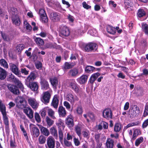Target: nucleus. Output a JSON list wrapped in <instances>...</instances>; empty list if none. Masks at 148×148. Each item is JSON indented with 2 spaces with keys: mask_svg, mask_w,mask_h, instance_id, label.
<instances>
[{
  "mask_svg": "<svg viewBox=\"0 0 148 148\" xmlns=\"http://www.w3.org/2000/svg\"><path fill=\"white\" fill-rule=\"evenodd\" d=\"M140 113L139 108L136 105H134L129 110V115L130 118L138 116Z\"/></svg>",
  "mask_w": 148,
  "mask_h": 148,
  "instance_id": "f257e3e1",
  "label": "nucleus"
},
{
  "mask_svg": "<svg viewBox=\"0 0 148 148\" xmlns=\"http://www.w3.org/2000/svg\"><path fill=\"white\" fill-rule=\"evenodd\" d=\"M0 110L3 117V121L5 125L7 127L9 125L8 119L6 116L5 111V107L2 103V101L0 99Z\"/></svg>",
  "mask_w": 148,
  "mask_h": 148,
  "instance_id": "f03ea898",
  "label": "nucleus"
},
{
  "mask_svg": "<svg viewBox=\"0 0 148 148\" xmlns=\"http://www.w3.org/2000/svg\"><path fill=\"white\" fill-rule=\"evenodd\" d=\"M15 100L17 105L19 106V108H23L26 106L27 102L24 97L21 96L18 97Z\"/></svg>",
  "mask_w": 148,
  "mask_h": 148,
  "instance_id": "7ed1b4c3",
  "label": "nucleus"
},
{
  "mask_svg": "<svg viewBox=\"0 0 148 148\" xmlns=\"http://www.w3.org/2000/svg\"><path fill=\"white\" fill-rule=\"evenodd\" d=\"M51 95L49 91L44 92L41 97V100L44 104H47L49 103Z\"/></svg>",
  "mask_w": 148,
  "mask_h": 148,
  "instance_id": "20e7f679",
  "label": "nucleus"
},
{
  "mask_svg": "<svg viewBox=\"0 0 148 148\" xmlns=\"http://www.w3.org/2000/svg\"><path fill=\"white\" fill-rule=\"evenodd\" d=\"M66 99L71 104L73 105L75 102L79 100V98L76 95H73L71 93H68L66 97Z\"/></svg>",
  "mask_w": 148,
  "mask_h": 148,
  "instance_id": "39448f33",
  "label": "nucleus"
},
{
  "mask_svg": "<svg viewBox=\"0 0 148 148\" xmlns=\"http://www.w3.org/2000/svg\"><path fill=\"white\" fill-rule=\"evenodd\" d=\"M69 86L70 88L75 93H77L79 92V88L75 79H72L70 80L69 82Z\"/></svg>",
  "mask_w": 148,
  "mask_h": 148,
  "instance_id": "423d86ee",
  "label": "nucleus"
},
{
  "mask_svg": "<svg viewBox=\"0 0 148 148\" xmlns=\"http://www.w3.org/2000/svg\"><path fill=\"white\" fill-rule=\"evenodd\" d=\"M70 34L69 28L66 26L62 27L60 31V35L63 38L68 36Z\"/></svg>",
  "mask_w": 148,
  "mask_h": 148,
  "instance_id": "0eeeda50",
  "label": "nucleus"
},
{
  "mask_svg": "<svg viewBox=\"0 0 148 148\" xmlns=\"http://www.w3.org/2000/svg\"><path fill=\"white\" fill-rule=\"evenodd\" d=\"M30 128L31 134L34 137H37L40 134L38 129L32 124L30 125Z\"/></svg>",
  "mask_w": 148,
  "mask_h": 148,
  "instance_id": "6e6552de",
  "label": "nucleus"
},
{
  "mask_svg": "<svg viewBox=\"0 0 148 148\" xmlns=\"http://www.w3.org/2000/svg\"><path fill=\"white\" fill-rule=\"evenodd\" d=\"M102 114L103 117L106 119L109 120L112 118V112L109 108L104 109L102 112Z\"/></svg>",
  "mask_w": 148,
  "mask_h": 148,
  "instance_id": "1a4fd4ad",
  "label": "nucleus"
},
{
  "mask_svg": "<svg viewBox=\"0 0 148 148\" xmlns=\"http://www.w3.org/2000/svg\"><path fill=\"white\" fill-rule=\"evenodd\" d=\"M28 102L29 104L33 109H37L39 106V103L34 98L32 97L29 98L28 99Z\"/></svg>",
  "mask_w": 148,
  "mask_h": 148,
  "instance_id": "9d476101",
  "label": "nucleus"
},
{
  "mask_svg": "<svg viewBox=\"0 0 148 148\" xmlns=\"http://www.w3.org/2000/svg\"><path fill=\"white\" fill-rule=\"evenodd\" d=\"M55 141L52 136H49L47 139V144L49 148H54Z\"/></svg>",
  "mask_w": 148,
  "mask_h": 148,
  "instance_id": "9b49d317",
  "label": "nucleus"
},
{
  "mask_svg": "<svg viewBox=\"0 0 148 148\" xmlns=\"http://www.w3.org/2000/svg\"><path fill=\"white\" fill-rule=\"evenodd\" d=\"M97 48V45L95 43H90L86 45L84 49L87 52H89Z\"/></svg>",
  "mask_w": 148,
  "mask_h": 148,
  "instance_id": "f8f14e48",
  "label": "nucleus"
},
{
  "mask_svg": "<svg viewBox=\"0 0 148 148\" xmlns=\"http://www.w3.org/2000/svg\"><path fill=\"white\" fill-rule=\"evenodd\" d=\"M40 84L41 88L42 90H45L49 88V83L45 79L43 78H41Z\"/></svg>",
  "mask_w": 148,
  "mask_h": 148,
  "instance_id": "ddd939ff",
  "label": "nucleus"
},
{
  "mask_svg": "<svg viewBox=\"0 0 148 148\" xmlns=\"http://www.w3.org/2000/svg\"><path fill=\"white\" fill-rule=\"evenodd\" d=\"M10 69L15 74L18 76L20 75V71L19 70L18 67L15 64H10Z\"/></svg>",
  "mask_w": 148,
  "mask_h": 148,
  "instance_id": "4468645a",
  "label": "nucleus"
},
{
  "mask_svg": "<svg viewBox=\"0 0 148 148\" xmlns=\"http://www.w3.org/2000/svg\"><path fill=\"white\" fill-rule=\"evenodd\" d=\"M50 17L53 21H59L60 18V14L56 12H52L50 13Z\"/></svg>",
  "mask_w": 148,
  "mask_h": 148,
  "instance_id": "2eb2a0df",
  "label": "nucleus"
},
{
  "mask_svg": "<svg viewBox=\"0 0 148 148\" xmlns=\"http://www.w3.org/2000/svg\"><path fill=\"white\" fill-rule=\"evenodd\" d=\"M11 77L13 79V81L17 85L19 88L21 90H23L24 89L23 86L21 82L16 78L14 76H12Z\"/></svg>",
  "mask_w": 148,
  "mask_h": 148,
  "instance_id": "dca6fc26",
  "label": "nucleus"
},
{
  "mask_svg": "<svg viewBox=\"0 0 148 148\" xmlns=\"http://www.w3.org/2000/svg\"><path fill=\"white\" fill-rule=\"evenodd\" d=\"M24 112L30 119H32L33 117L34 112L30 108H27L24 110Z\"/></svg>",
  "mask_w": 148,
  "mask_h": 148,
  "instance_id": "f3484780",
  "label": "nucleus"
},
{
  "mask_svg": "<svg viewBox=\"0 0 148 148\" xmlns=\"http://www.w3.org/2000/svg\"><path fill=\"white\" fill-rule=\"evenodd\" d=\"M27 86L34 91H37L38 88L37 83L36 82H30Z\"/></svg>",
  "mask_w": 148,
  "mask_h": 148,
  "instance_id": "a211bd4d",
  "label": "nucleus"
},
{
  "mask_svg": "<svg viewBox=\"0 0 148 148\" xmlns=\"http://www.w3.org/2000/svg\"><path fill=\"white\" fill-rule=\"evenodd\" d=\"M58 112L59 116L60 117H65L66 114V111L65 108L62 106L59 107Z\"/></svg>",
  "mask_w": 148,
  "mask_h": 148,
  "instance_id": "6ab92c4d",
  "label": "nucleus"
},
{
  "mask_svg": "<svg viewBox=\"0 0 148 148\" xmlns=\"http://www.w3.org/2000/svg\"><path fill=\"white\" fill-rule=\"evenodd\" d=\"M59 102V100L58 99L57 96L56 95H55L51 103V105L54 108L57 109L58 107Z\"/></svg>",
  "mask_w": 148,
  "mask_h": 148,
  "instance_id": "aec40b11",
  "label": "nucleus"
},
{
  "mask_svg": "<svg viewBox=\"0 0 148 148\" xmlns=\"http://www.w3.org/2000/svg\"><path fill=\"white\" fill-rule=\"evenodd\" d=\"M88 77L87 75H83L80 77L78 78L77 81L80 84H84L86 82Z\"/></svg>",
  "mask_w": 148,
  "mask_h": 148,
  "instance_id": "412c9836",
  "label": "nucleus"
},
{
  "mask_svg": "<svg viewBox=\"0 0 148 148\" xmlns=\"http://www.w3.org/2000/svg\"><path fill=\"white\" fill-rule=\"evenodd\" d=\"M9 90L13 94L18 95L19 93V90L18 88L14 85H10L8 86Z\"/></svg>",
  "mask_w": 148,
  "mask_h": 148,
  "instance_id": "4be33fe9",
  "label": "nucleus"
},
{
  "mask_svg": "<svg viewBox=\"0 0 148 148\" xmlns=\"http://www.w3.org/2000/svg\"><path fill=\"white\" fill-rule=\"evenodd\" d=\"M41 132L46 136H48L50 134L48 130L41 125H38Z\"/></svg>",
  "mask_w": 148,
  "mask_h": 148,
  "instance_id": "5701e85b",
  "label": "nucleus"
},
{
  "mask_svg": "<svg viewBox=\"0 0 148 148\" xmlns=\"http://www.w3.org/2000/svg\"><path fill=\"white\" fill-rule=\"evenodd\" d=\"M12 21L13 23L16 25L19 26L21 24V21L18 16L15 15H13L12 18Z\"/></svg>",
  "mask_w": 148,
  "mask_h": 148,
  "instance_id": "b1692460",
  "label": "nucleus"
},
{
  "mask_svg": "<svg viewBox=\"0 0 148 148\" xmlns=\"http://www.w3.org/2000/svg\"><path fill=\"white\" fill-rule=\"evenodd\" d=\"M78 71L77 69L74 68L70 70L69 72V75L72 77H75L78 74Z\"/></svg>",
  "mask_w": 148,
  "mask_h": 148,
  "instance_id": "393cba45",
  "label": "nucleus"
},
{
  "mask_svg": "<svg viewBox=\"0 0 148 148\" xmlns=\"http://www.w3.org/2000/svg\"><path fill=\"white\" fill-rule=\"evenodd\" d=\"M66 123L69 128L72 127L74 125L73 119L69 117L66 119Z\"/></svg>",
  "mask_w": 148,
  "mask_h": 148,
  "instance_id": "a878e982",
  "label": "nucleus"
},
{
  "mask_svg": "<svg viewBox=\"0 0 148 148\" xmlns=\"http://www.w3.org/2000/svg\"><path fill=\"white\" fill-rule=\"evenodd\" d=\"M114 141L113 140L108 138L106 143V146L107 148H112L114 146Z\"/></svg>",
  "mask_w": 148,
  "mask_h": 148,
  "instance_id": "bb28decb",
  "label": "nucleus"
},
{
  "mask_svg": "<svg viewBox=\"0 0 148 148\" xmlns=\"http://www.w3.org/2000/svg\"><path fill=\"white\" fill-rule=\"evenodd\" d=\"M142 30L148 36V24L143 23L141 24Z\"/></svg>",
  "mask_w": 148,
  "mask_h": 148,
  "instance_id": "cd10ccee",
  "label": "nucleus"
},
{
  "mask_svg": "<svg viewBox=\"0 0 148 148\" xmlns=\"http://www.w3.org/2000/svg\"><path fill=\"white\" fill-rule=\"evenodd\" d=\"M7 72L4 69L0 67V79H4L6 77Z\"/></svg>",
  "mask_w": 148,
  "mask_h": 148,
  "instance_id": "c85d7f7f",
  "label": "nucleus"
},
{
  "mask_svg": "<svg viewBox=\"0 0 148 148\" xmlns=\"http://www.w3.org/2000/svg\"><path fill=\"white\" fill-rule=\"evenodd\" d=\"M34 41L38 46H41L43 45L44 44V42L43 40L40 37H36L34 39Z\"/></svg>",
  "mask_w": 148,
  "mask_h": 148,
  "instance_id": "c756f323",
  "label": "nucleus"
},
{
  "mask_svg": "<svg viewBox=\"0 0 148 148\" xmlns=\"http://www.w3.org/2000/svg\"><path fill=\"white\" fill-rule=\"evenodd\" d=\"M134 132L131 139L132 140H134L140 134V131L138 129H133Z\"/></svg>",
  "mask_w": 148,
  "mask_h": 148,
  "instance_id": "7c9ffc66",
  "label": "nucleus"
},
{
  "mask_svg": "<svg viewBox=\"0 0 148 148\" xmlns=\"http://www.w3.org/2000/svg\"><path fill=\"white\" fill-rule=\"evenodd\" d=\"M99 75L100 74L98 73H96L92 74L90 79V82L92 84H93L96 79Z\"/></svg>",
  "mask_w": 148,
  "mask_h": 148,
  "instance_id": "2f4dec72",
  "label": "nucleus"
},
{
  "mask_svg": "<svg viewBox=\"0 0 148 148\" xmlns=\"http://www.w3.org/2000/svg\"><path fill=\"white\" fill-rule=\"evenodd\" d=\"M107 30L108 33L112 34H114L116 32V29L114 27L110 26L107 27Z\"/></svg>",
  "mask_w": 148,
  "mask_h": 148,
  "instance_id": "473e14b6",
  "label": "nucleus"
},
{
  "mask_svg": "<svg viewBox=\"0 0 148 148\" xmlns=\"http://www.w3.org/2000/svg\"><path fill=\"white\" fill-rule=\"evenodd\" d=\"M50 82L53 88H56L58 84V81L56 77H54L50 79Z\"/></svg>",
  "mask_w": 148,
  "mask_h": 148,
  "instance_id": "72a5a7b5",
  "label": "nucleus"
},
{
  "mask_svg": "<svg viewBox=\"0 0 148 148\" xmlns=\"http://www.w3.org/2000/svg\"><path fill=\"white\" fill-rule=\"evenodd\" d=\"M95 68L92 66H87L85 68V71L87 73H91L93 72Z\"/></svg>",
  "mask_w": 148,
  "mask_h": 148,
  "instance_id": "f704fd0d",
  "label": "nucleus"
},
{
  "mask_svg": "<svg viewBox=\"0 0 148 148\" xmlns=\"http://www.w3.org/2000/svg\"><path fill=\"white\" fill-rule=\"evenodd\" d=\"M47 107V112L48 115L54 119L55 118L54 116L55 114V112L51 108H49L48 107Z\"/></svg>",
  "mask_w": 148,
  "mask_h": 148,
  "instance_id": "c9c22d12",
  "label": "nucleus"
},
{
  "mask_svg": "<svg viewBox=\"0 0 148 148\" xmlns=\"http://www.w3.org/2000/svg\"><path fill=\"white\" fill-rule=\"evenodd\" d=\"M35 78V74L34 73L32 72L27 77V80L30 82L33 81Z\"/></svg>",
  "mask_w": 148,
  "mask_h": 148,
  "instance_id": "e433bc0d",
  "label": "nucleus"
},
{
  "mask_svg": "<svg viewBox=\"0 0 148 148\" xmlns=\"http://www.w3.org/2000/svg\"><path fill=\"white\" fill-rule=\"evenodd\" d=\"M50 131L51 134L53 136L56 137V138L58 137V136L57 131L55 127H51L50 129Z\"/></svg>",
  "mask_w": 148,
  "mask_h": 148,
  "instance_id": "4c0bfd02",
  "label": "nucleus"
},
{
  "mask_svg": "<svg viewBox=\"0 0 148 148\" xmlns=\"http://www.w3.org/2000/svg\"><path fill=\"white\" fill-rule=\"evenodd\" d=\"M0 65L4 68H8V65L7 62L3 59L0 60Z\"/></svg>",
  "mask_w": 148,
  "mask_h": 148,
  "instance_id": "58836bf2",
  "label": "nucleus"
},
{
  "mask_svg": "<svg viewBox=\"0 0 148 148\" xmlns=\"http://www.w3.org/2000/svg\"><path fill=\"white\" fill-rule=\"evenodd\" d=\"M75 130L78 136L80 137L81 134V129L80 127L78 125L75 126Z\"/></svg>",
  "mask_w": 148,
  "mask_h": 148,
  "instance_id": "ea45409f",
  "label": "nucleus"
},
{
  "mask_svg": "<svg viewBox=\"0 0 148 148\" xmlns=\"http://www.w3.org/2000/svg\"><path fill=\"white\" fill-rule=\"evenodd\" d=\"M145 14V12L143 9H140L138 10L137 13L138 16L139 17H143Z\"/></svg>",
  "mask_w": 148,
  "mask_h": 148,
  "instance_id": "a19ab883",
  "label": "nucleus"
},
{
  "mask_svg": "<svg viewBox=\"0 0 148 148\" xmlns=\"http://www.w3.org/2000/svg\"><path fill=\"white\" fill-rule=\"evenodd\" d=\"M121 125L119 123L116 124L114 126V130L116 132H119L121 129Z\"/></svg>",
  "mask_w": 148,
  "mask_h": 148,
  "instance_id": "79ce46f5",
  "label": "nucleus"
},
{
  "mask_svg": "<svg viewBox=\"0 0 148 148\" xmlns=\"http://www.w3.org/2000/svg\"><path fill=\"white\" fill-rule=\"evenodd\" d=\"M74 66L71 64H70L68 62H66L64 64L63 66V69H69L71 68Z\"/></svg>",
  "mask_w": 148,
  "mask_h": 148,
  "instance_id": "37998d69",
  "label": "nucleus"
},
{
  "mask_svg": "<svg viewBox=\"0 0 148 148\" xmlns=\"http://www.w3.org/2000/svg\"><path fill=\"white\" fill-rule=\"evenodd\" d=\"M24 25L25 27L28 31L29 32L32 30V27L31 26L27 23L26 21H25L24 22Z\"/></svg>",
  "mask_w": 148,
  "mask_h": 148,
  "instance_id": "c03bdc74",
  "label": "nucleus"
},
{
  "mask_svg": "<svg viewBox=\"0 0 148 148\" xmlns=\"http://www.w3.org/2000/svg\"><path fill=\"white\" fill-rule=\"evenodd\" d=\"M8 11L9 13L13 15L17 12V9L14 7H11L8 8Z\"/></svg>",
  "mask_w": 148,
  "mask_h": 148,
  "instance_id": "a18cd8bd",
  "label": "nucleus"
},
{
  "mask_svg": "<svg viewBox=\"0 0 148 148\" xmlns=\"http://www.w3.org/2000/svg\"><path fill=\"white\" fill-rule=\"evenodd\" d=\"M143 140V137H140L137 138L135 141V145L136 146H138L141 143H142Z\"/></svg>",
  "mask_w": 148,
  "mask_h": 148,
  "instance_id": "49530a36",
  "label": "nucleus"
},
{
  "mask_svg": "<svg viewBox=\"0 0 148 148\" xmlns=\"http://www.w3.org/2000/svg\"><path fill=\"white\" fill-rule=\"evenodd\" d=\"M57 126H58L59 128L61 127L62 128L64 127V123L63 121L60 119H59L58 120V121L56 123Z\"/></svg>",
  "mask_w": 148,
  "mask_h": 148,
  "instance_id": "de8ad7c7",
  "label": "nucleus"
},
{
  "mask_svg": "<svg viewBox=\"0 0 148 148\" xmlns=\"http://www.w3.org/2000/svg\"><path fill=\"white\" fill-rule=\"evenodd\" d=\"M46 120L47 124L49 127L51 126L53 123V121L48 116H47L46 117Z\"/></svg>",
  "mask_w": 148,
  "mask_h": 148,
  "instance_id": "09e8293b",
  "label": "nucleus"
},
{
  "mask_svg": "<svg viewBox=\"0 0 148 148\" xmlns=\"http://www.w3.org/2000/svg\"><path fill=\"white\" fill-rule=\"evenodd\" d=\"M46 140L45 138L42 135L40 136L38 138V140L40 144H43L45 143Z\"/></svg>",
  "mask_w": 148,
  "mask_h": 148,
  "instance_id": "8fccbe9b",
  "label": "nucleus"
},
{
  "mask_svg": "<svg viewBox=\"0 0 148 148\" xmlns=\"http://www.w3.org/2000/svg\"><path fill=\"white\" fill-rule=\"evenodd\" d=\"M88 33L91 35L96 36L97 35V32L95 29L89 30Z\"/></svg>",
  "mask_w": 148,
  "mask_h": 148,
  "instance_id": "3c124183",
  "label": "nucleus"
},
{
  "mask_svg": "<svg viewBox=\"0 0 148 148\" xmlns=\"http://www.w3.org/2000/svg\"><path fill=\"white\" fill-rule=\"evenodd\" d=\"M40 20L42 22L47 23L48 21V18L46 15L43 16H40Z\"/></svg>",
  "mask_w": 148,
  "mask_h": 148,
  "instance_id": "603ef678",
  "label": "nucleus"
},
{
  "mask_svg": "<svg viewBox=\"0 0 148 148\" xmlns=\"http://www.w3.org/2000/svg\"><path fill=\"white\" fill-rule=\"evenodd\" d=\"M34 117L36 121L38 123L41 122V120L39 114L37 112H35L34 114Z\"/></svg>",
  "mask_w": 148,
  "mask_h": 148,
  "instance_id": "864d4df0",
  "label": "nucleus"
},
{
  "mask_svg": "<svg viewBox=\"0 0 148 148\" xmlns=\"http://www.w3.org/2000/svg\"><path fill=\"white\" fill-rule=\"evenodd\" d=\"M124 3L125 5L127 6H132L133 5L131 0H125Z\"/></svg>",
  "mask_w": 148,
  "mask_h": 148,
  "instance_id": "5fc2aeb1",
  "label": "nucleus"
},
{
  "mask_svg": "<svg viewBox=\"0 0 148 148\" xmlns=\"http://www.w3.org/2000/svg\"><path fill=\"white\" fill-rule=\"evenodd\" d=\"M77 113L79 114H81L83 113V109L81 106H79L76 109Z\"/></svg>",
  "mask_w": 148,
  "mask_h": 148,
  "instance_id": "6e6d98bb",
  "label": "nucleus"
},
{
  "mask_svg": "<svg viewBox=\"0 0 148 148\" xmlns=\"http://www.w3.org/2000/svg\"><path fill=\"white\" fill-rule=\"evenodd\" d=\"M17 50L18 51H21L23 49L25 48V46L23 44H20L18 45L17 46Z\"/></svg>",
  "mask_w": 148,
  "mask_h": 148,
  "instance_id": "4d7b16f0",
  "label": "nucleus"
},
{
  "mask_svg": "<svg viewBox=\"0 0 148 148\" xmlns=\"http://www.w3.org/2000/svg\"><path fill=\"white\" fill-rule=\"evenodd\" d=\"M39 14L40 16H43L46 15L45 10L43 9H40L39 10Z\"/></svg>",
  "mask_w": 148,
  "mask_h": 148,
  "instance_id": "13d9d810",
  "label": "nucleus"
},
{
  "mask_svg": "<svg viewBox=\"0 0 148 148\" xmlns=\"http://www.w3.org/2000/svg\"><path fill=\"white\" fill-rule=\"evenodd\" d=\"M47 107H46L42 109L41 112V116L42 117H45L46 114V112H47Z\"/></svg>",
  "mask_w": 148,
  "mask_h": 148,
  "instance_id": "bf43d9fd",
  "label": "nucleus"
},
{
  "mask_svg": "<svg viewBox=\"0 0 148 148\" xmlns=\"http://www.w3.org/2000/svg\"><path fill=\"white\" fill-rule=\"evenodd\" d=\"M46 48H52L55 47L54 45L52 43H48L46 44L45 46Z\"/></svg>",
  "mask_w": 148,
  "mask_h": 148,
  "instance_id": "052dcab7",
  "label": "nucleus"
},
{
  "mask_svg": "<svg viewBox=\"0 0 148 148\" xmlns=\"http://www.w3.org/2000/svg\"><path fill=\"white\" fill-rule=\"evenodd\" d=\"M82 134L84 137L88 138L89 135L90 134V133L89 131L86 130L82 132Z\"/></svg>",
  "mask_w": 148,
  "mask_h": 148,
  "instance_id": "680f3d73",
  "label": "nucleus"
},
{
  "mask_svg": "<svg viewBox=\"0 0 148 148\" xmlns=\"http://www.w3.org/2000/svg\"><path fill=\"white\" fill-rule=\"evenodd\" d=\"M101 124L103 126V128L105 129H107L108 127V123L106 122L102 121L101 122Z\"/></svg>",
  "mask_w": 148,
  "mask_h": 148,
  "instance_id": "e2e57ef3",
  "label": "nucleus"
},
{
  "mask_svg": "<svg viewBox=\"0 0 148 148\" xmlns=\"http://www.w3.org/2000/svg\"><path fill=\"white\" fill-rule=\"evenodd\" d=\"M148 115V105H146L145 106V110L144 111L143 116L145 117Z\"/></svg>",
  "mask_w": 148,
  "mask_h": 148,
  "instance_id": "0e129e2a",
  "label": "nucleus"
},
{
  "mask_svg": "<svg viewBox=\"0 0 148 148\" xmlns=\"http://www.w3.org/2000/svg\"><path fill=\"white\" fill-rule=\"evenodd\" d=\"M88 117L90 118V120L92 121H94L95 119V117L94 115L92 113H89L88 114Z\"/></svg>",
  "mask_w": 148,
  "mask_h": 148,
  "instance_id": "69168bd1",
  "label": "nucleus"
},
{
  "mask_svg": "<svg viewBox=\"0 0 148 148\" xmlns=\"http://www.w3.org/2000/svg\"><path fill=\"white\" fill-rule=\"evenodd\" d=\"M64 105L67 109H69L71 108L70 104L67 101H64Z\"/></svg>",
  "mask_w": 148,
  "mask_h": 148,
  "instance_id": "338daca9",
  "label": "nucleus"
},
{
  "mask_svg": "<svg viewBox=\"0 0 148 148\" xmlns=\"http://www.w3.org/2000/svg\"><path fill=\"white\" fill-rule=\"evenodd\" d=\"M64 143L65 145L66 146L69 147L71 146V143L67 140L66 139L64 140Z\"/></svg>",
  "mask_w": 148,
  "mask_h": 148,
  "instance_id": "774afa93",
  "label": "nucleus"
}]
</instances>
